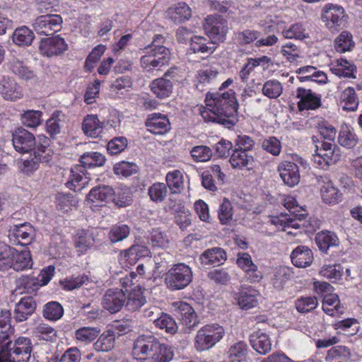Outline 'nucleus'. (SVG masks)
Instances as JSON below:
<instances>
[{"instance_id":"nucleus-1","label":"nucleus","mask_w":362,"mask_h":362,"mask_svg":"<svg viewBox=\"0 0 362 362\" xmlns=\"http://www.w3.org/2000/svg\"><path fill=\"white\" fill-rule=\"evenodd\" d=\"M206 109L202 112L204 120L216 122L231 129L238 122V103L233 90L208 93L206 96Z\"/></svg>"},{"instance_id":"nucleus-2","label":"nucleus","mask_w":362,"mask_h":362,"mask_svg":"<svg viewBox=\"0 0 362 362\" xmlns=\"http://www.w3.org/2000/svg\"><path fill=\"white\" fill-rule=\"evenodd\" d=\"M12 144L15 150L21 153L33 152V166L30 170L36 169L40 162H48L49 160L50 139L45 136H40L37 143L34 135L23 127L16 129L12 133Z\"/></svg>"},{"instance_id":"nucleus-3","label":"nucleus","mask_w":362,"mask_h":362,"mask_svg":"<svg viewBox=\"0 0 362 362\" xmlns=\"http://www.w3.org/2000/svg\"><path fill=\"white\" fill-rule=\"evenodd\" d=\"M164 37L161 35H156L151 44L142 49L143 55L140 59L141 68L146 72L159 70L167 65L170 59L168 48L161 45Z\"/></svg>"},{"instance_id":"nucleus-4","label":"nucleus","mask_w":362,"mask_h":362,"mask_svg":"<svg viewBox=\"0 0 362 362\" xmlns=\"http://www.w3.org/2000/svg\"><path fill=\"white\" fill-rule=\"evenodd\" d=\"M33 349L32 341L25 337H19L14 341L0 342V362H28Z\"/></svg>"},{"instance_id":"nucleus-5","label":"nucleus","mask_w":362,"mask_h":362,"mask_svg":"<svg viewBox=\"0 0 362 362\" xmlns=\"http://www.w3.org/2000/svg\"><path fill=\"white\" fill-rule=\"evenodd\" d=\"M316 137H313V141L315 144V153L313 155V161L315 167L327 170L328 168L335 164L339 160L341 157V151L335 144L324 141H315Z\"/></svg>"},{"instance_id":"nucleus-6","label":"nucleus","mask_w":362,"mask_h":362,"mask_svg":"<svg viewBox=\"0 0 362 362\" xmlns=\"http://www.w3.org/2000/svg\"><path fill=\"white\" fill-rule=\"evenodd\" d=\"M193 272L185 263L173 264L165 273L164 282L171 291H180L187 287L192 281Z\"/></svg>"},{"instance_id":"nucleus-7","label":"nucleus","mask_w":362,"mask_h":362,"mask_svg":"<svg viewBox=\"0 0 362 362\" xmlns=\"http://www.w3.org/2000/svg\"><path fill=\"white\" fill-rule=\"evenodd\" d=\"M224 327L218 323H210L202 327L194 338V347L199 351L209 350L225 336Z\"/></svg>"},{"instance_id":"nucleus-8","label":"nucleus","mask_w":362,"mask_h":362,"mask_svg":"<svg viewBox=\"0 0 362 362\" xmlns=\"http://www.w3.org/2000/svg\"><path fill=\"white\" fill-rule=\"evenodd\" d=\"M320 16L325 27L332 33L338 32L345 27L348 17L341 6L332 3H327L322 7Z\"/></svg>"},{"instance_id":"nucleus-9","label":"nucleus","mask_w":362,"mask_h":362,"mask_svg":"<svg viewBox=\"0 0 362 362\" xmlns=\"http://www.w3.org/2000/svg\"><path fill=\"white\" fill-rule=\"evenodd\" d=\"M203 28L206 35L214 44L223 42L229 30L228 21L220 15L207 16Z\"/></svg>"},{"instance_id":"nucleus-10","label":"nucleus","mask_w":362,"mask_h":362,"mask_svg":"<svg viewBox=\"0 0 362 362\" xmlns=\"http://www.w3.org/2000/svg\"><path fill=\"white\" fill-rule=\"evenodd\" d=\"M180 80V70L177 67L170 68L164 75L156 79H154L150 88L153 93L160 99H164L170 97L173 93L174 83Z\"/></svg>"},{"instance_id":"nucleus-11","label":"nucleus","mask_w":362,"mask_h":362,"mask_svg":"<svg viewBox=\"0 0 362 362\" xmlns=\"http://www.w3.org/2000/svg\"><path fill=\"white\" fill-rule=\"evenodd\" d=\"M294 161L284 160L279 163L278 171L281 178L285 185L289 187H294L300 182V165L306 168L307 161L301 157L296 156L293 157Z\"/></svg>"},{"instance_id":"nucleus-12","label":"nucleus","mask_w":362,"mask_h":362,"mask_svg":"<svg viewBox=\"0 0 362 362\" xmlns=\"http://www.w3.org/2000/svg\"><path fill=\"white\" fill-rule=\"evenodd\" d=\"M62 18L58 14H47L37 17L33 26L39 35H50L62 28Z\"/></svg>"},{"instance_id":"nucleus-13","label":"nucleus","mask_w":362,"mask_h":362,"mask_svg":"<svg viewBox=\"0 0 362 362\" xmlns=\"http://www.w3.org/2000/svg\"><path fill=\"white\" fill-rule=\"evenodd\" d=\"M54 266L49 265L42 269L37 277L23 276L20 279L19 285L23 286L25 292L35 291L39 287L47 285L54 276Z\"/></svg>"},{"instance_id":"nucleus-14","label":"nucleus","mask_w":362,"mask_h":362,"mask_svg":"<svg viewBox=\"0 0 362 362\" xmlns=\"http://www.w3.org/2000/svg\"><path fill=\"white\" fill-rule=\"evenodd\" d=\"M35 234L33 226L30 223L25 222L11 227L8 237L11 244L24 246L31 243Z\"/></svg>"},{"instance_id":"nucleus-15","label":"nucleus","mask_w":362,"mask_h":362,"mask_svg":"<svg viewBox=\"0 0 362 362\" xmlns=\"http://www.w3.org/2000/svg\"><path fill=\"white\" fill-rule=\"evenodd\" d=\"M126 293L122 288H110L106 290L102 298V306L111 314L119 312L124 306Z\"/></svg>"},{"instance_id":"nucleus-16","label":"nucleus","mask_w":362,"mask_h":362,"mask_svg":"<svg viewBox=\"0 0 362 362\" xmlns=\"http://www.w3.org/2000/svg\"><path fill=\"white\" fill-rule=\"evenodd\" d=\"M67 49L64 39L59 35L42 39L39 46L40 54L47 57L61 55Z\"/></svg>"},{"instance_id":"nucleus-17","label":"nucleus","mask_w":362,"mask_h":362,"mask_svg":"<svg viewBox=\"0 0 362 362\" xmlns=\"http://www.w3.org/2000/svg\"><path fill=\"white\" fill-rule=\"evenodd\" d=\"M259 296V292L254 286L243 285L235 293L234 298L241 309L249 310L257 305Z\"/></svg>"},{"instance_id":"nucleus-18","label":"nucleus","mask_w":362,"mask_h":362,"mask_svg":"<svg viewBox=\"0 0 362 362\" xmlns=\"http://www.w3.org/2000/svg\"><path fill=\"white\" fill-rule=\"evenodd\" d=\"M173 307L177 317L187 328L192 329L197 325V315L191 305L184 301H177L173 303Z\"/></svg>"},{"instance_id":"nucleus-19","label":"nucleus","mask_w":362,"mask_h":362,"mask_svg":"<svg viewBox=\"0 0 362 362\" xmlns=\"http://www.w3.org/2000/svg\"><path fill=\"white\" fill-rule=\"evenodd\" d=\"M147 130L156 135H163L171 129L168 117L161 113L149 115L145 122Z\"/></svg>"},{"instance_id":"nucleus-20","label":"nucleus","mask_w":362,"mask_h":362,"mask_svg":"<svg viewBox=\"0 0 362 362\" xmlns=\"http://www.w3.org/2000/svg\"><path fill=\"white\" fill-rule=\"evenodd\" d=\"M87 171L83 165H76L70 170L69 180L66 186L71 190L81 191L88 183Z\"/></svg>"},{"instance_id":"nucleus-21","label":"nucleus","mask_w":362,"mask_h":362,"mask_svg":"<svg viewBox=\"0 0 362 362\" xmlns=\"http://www.w3.org/2000/svg\"><path fill=\"white\" fill-rule=\"evenodd\" d=\"M296 97L300 99L298 103V107L300 111L315 110L321 105L320 96L313 93L310 89L298 88Z\"/></svg>"},{"instance_id":"nucleus-22","label":"nucleus","mask_w":362,"mask_h":362,"mask_svg":"<svg viewBox=\"0 0 362 362\" xmlns=\"http://www.w3.org/2000/svg\"><path fill=\"white\" fill-rule=\"evenodd\" d=\"M93 228L78 229L74 236V246L79 255L86 253L95 243Z\"/></svg>"},{"instance_id":"nucleus-23","label":"nucleus","mask_w":362,"mask_h":362,"mask_svg":"<svg viewBox=\"0 0 362 362\" xmlns=\"http://www.w3.org/2000/svg\"><path fill=\"white\" fill-rule=\"evenodd\" d=\"M36 309V303L31 296L22 298L20 301L16 303L14 310V318L18 322H23L31 316Z\"/></svg>"},{"instance_id":"nucleus-24","label":"nucleus","mask_w":362,"mask_h":362,"mask_svg":"<svg viewBox=\"0 0 362 362\" xmlns=\"http://www.w3.org/2000/svg\"><path fill=\"white\" fill-rule=\"evenodd\" d=\"M291 259L294 266L298 268L309 267L313 261V253L307 246L298 245L291 254Z\"/></svg>"},{"instance_id":"nucleus-25","label":"nucleus","mask_w":362,"mask_h":362,"mask_svg":"<svg viewBox=\"0 0 362 362\" xmlns=\"http://www.w3.org/2000/svg\"><path fill=\"white\" fill-rule=\"evenodd\" d=\"M126 302L125 308L128 311L136 312L146 303V298L140 286H134L131 291L125 290Z\"/></svg>"},{"instance_id":"nucleus-26","label":"nucleus","mask_w":362,"mask_h":362,"mask_svg":"<svg viewBox=\"0 0 362 362\" xmlns=\"http://www.w3.org/2000/svg\"><path fill=\"white\" fill-rule=\"evenodd\" d=\"M250 344L261 355H266L272 349V341L269 335L261 330L253 332L250 334Z\"/></svg>"},{"instance_id":"nucleus-27","label":"nucleus","mask_w":362,"mask_h":362,"mask_svg":"<svg viewBox=\"0 0 362 362\" xmlns=\"http://www.w3.org/2000/svg\"><path fill=\"white\" fill-rule=\"evenodd\" d=\"M214 43L204 37L194 35L190 37L188 48L189 54H212L216 49Z\"/></svg>"},{"instance_id":"nucleus-28","label":"nucleus","mask_w":362,"mask_h":362,"mask_svg":"<svg viewBox=\"0 0 362 362\" xmlns=\"http://www.w3.org/2000/svg\"><path fill=\"white\" fill-rule=\"evenodd\" d=\"M227 255L225 250L221 247H212L206 250L199 257L203 266L220 265L226 260Z\"/></svg>"},{"instance_id":"nucleus-29","label":"nucleus","mask_w":362,"mask_h":362,"mask_svg":"<svg viewBox=\"0 0 362 362\" xmlns=\"http://www.w3.org/2000/svg\"><path fill=\"white\" fill-rule=\"evenodd\" d=\"M229 161L233 168L250 170L253 165L254 158L251 154L241 149L233 148Z\"/></svg>"},{"instance_id":"nucleus-30","label":"nucleus","mask_w":362,"mask_h":362,"mask_svg":"<svg viewBox=\"0 0 362 362\" xmlns=\"http://www.w3.org/2000/svg\"><path fill=\"white\" fill-rule=\"evenodd\" d=\"M330 71L339 77L356 78V66L346 59H339L332 64Z\"/></svg>"},{"instance_id":"nucleus-31","label":"nucleus","mask_w":362,"mask_h":362,"mask_svg":"<svg viewBox=\"0 0 362 362\" xmlns=\"http://www.w3.org/2000/svg\"><path fill=\"white\" fill-rule=\"evenodd\" d=\"M83 133L90 137L97 138L103 129V122H100L96 115H88L83 121Z\"/></svg>"},{"instance_id":"nucleus-32","label":"nucleus","mask_w":362,"mask_h":362,"mask_svg":"<svg viewBox=\"0 0 362 362\" xmlns=\"http://www.w3.org/2000/svg\"><path fill=\"white\" fill-rule=\"evenodd\" d=\"M115 194L113 188L109 185H98L91 189L87 195L88 202L93 203L107 202L111 200Z\"/></svg>"},{"instance_id":"nucleus-33","label":"nucleus","mask_w":362,"mask_h":362,"mask_svg":"<svg viewBox=\"0 0 362 362\" xmlns=\"http://www.w3.org/2000/svg\"><path fill=\"white\" fill-rule=\"evenodd\" d=\"M115 334L112 329L104 331L93 344V349L98 352H109L115 345Z\"/></svg>"},{"instance_id":"nucleus-34","label":"nucleus","mask_w":362,"mask_h":362,"mask_svg":"<svg viewBox=\"0 0 362 362\" xmlns=\"http://www.w3.org/2000/svg\"><path fill=\"white\" fill-rule=\"evenodd\" d=\"M167 16L175 23H181L191 17L192 11L185 2H179L167 11Z\"/></svg>"},{"instance_id":"nucleus-35","label":"nucleus","mask_w":362,"mask_h":362,"mask_svg":"<svg viewBox=\"0 0 362 362\" xmlns=\"http://www.w3.org/2000/svg\"><path fill=\"white\" fill-rule=\"evenodd\" d=\"M248 346L245 341H238L230 346L226 355L229 362H245Z\"/></svg>"},{"instance_id":"nucleus-36","label":"nucleus","mask_w":362,"mask_h":362,"mask_svg":"<svg viewBox=\"0 0 362 362\" xmlns=\"http://www.w3.org/2000/svg\"><path fill=\"white\" fill-rule=\"evenodd\" d=\"M11 268L16 272L23 271L32 268L33 264L30 252L28 250L18 251L12 257Z\"/></svg>"},{"instance_id":"nucleus-37","label":"nucleus","mask_w":362,"mask_h":362,"mask_svg":"<svg viewBox=\"0 0 362 362\" xmlns=\"http://www.w3.org/2000/svg\"><path fill=\"white\" fill-rule=\"evenodd\" d=\"M268 223L274 226L277 230L285 231L287 228H298L300 225L288 214L281 213L269 216Z\"/></svg>"},{"instance_id":"nucleus-38","label":"nucleus","mask_w":362,"mask_h":362,"mask_svg":"<svg viewBox=\"0 0 362 362\" xmlns=\"http://www.w3.org/2000/svg\"><path fill=\"white\" fill-rule=\"evenodd\" d=\"M315 243L321 252H327L329 247L337 246L339 240L334 232L324 230L316 235Z\"/></svg>"},{"instance_id":"nucleus-39","label":"nucleus","mask_w":362,"mask_h":362,"mask_svg":"<svg viewBox=\"0 0 362 362\" xmlns=\"http://www.w3.org/2000/svg\"><path fill=\"white\" fill-rule=\"evenodd\" d=\"M0 90L4 99L8 100H16L23 97L22 88L14 80L4 78Z\"/></svg>"},{"instance_id":"nucleus-40","label":"nucleus","mask_w":362,"mask_h":362,"mask_svg":"<svg viewBox=\"0 0 362 362\" xmlns=\"http://www.w3.org/2000/svg\"><path fill=\"white\" fill-rule=\"evenodd\" d=\"M11 71L20 78L28 81L33 79L35 75L33 70L26 66L23 61L17 58H12L8 63Z\"/></svg>"},{"instance_id":"nucleus-41","label":"nucleus","mask_w":362,"mask_h":362,"mask_svg":"<svg viewBox=\"0 0 362 362\" xmlns=\"http://www.w3.org/2000/svg\"><path fill=\"white\" fill-rule=\"evenodd\" d=\"M340 105L346 111H355L358 106L359 101L355 89L352 87L345 88L339 98Z\"/></svg>"},{"instance_id":"nucleus-42","label":"nucleus","mask_w":362,"mask_h":362,"mask_svg":"<svg viewBox=\"0 0 362 362\" xmlns=\"http://www.w3.org/2000/svg\"><path fill=\"white\" fill-rule=\"evenodd\" d=\"M11 38L15 45L19 47H27L32 44L35 35L28 27L23 25L15 29Z\"/></svg>"},{"instance_id":"nucleus-43","label":"nucleus","mask_w":362,"mask_h":362,"mask_svg":"<svg viewBox=\"0 0 362 362\" xmlns=\"http://www.w3.org/2000/svg\"><path fill=\"white\" fill-rule=\"evenodd\" d=\"M321 197L323 202L329 205L339 203L341 199L342 194L337 188L332 181H328L321 187Z\"/></svg>"},{"instance_id":"nucleus-44","label":"nucleus","mask_w":362,"mask_h":362,"mask_svg":"<svg viewBox=\"0 0 362 362\" xmlns=\"http://www.w3.org/2000/svg\"><path fill=\"white\" fill-rule=\"evenodd\" d=\"M358 142V138L354 130L349 126H341L338 134V143L343 147L351 149Z\"/></svg>"},{"instance_id":"nucleus-45","label":"nucleus","mask_w":362,"mask_h":362,"mask_svg":"<svg viewBox=\"0 0 362 362\" xmlns=\"http://www.w3.org/2000/svg\"><path fill=\"white\" fill-rule=\"evenodd\" d=\"M261 36V33L256 30L244 29L235 33V41L240 48L247 47L254 43Z\"/></svg>"},{"instance_id":"nucleus-46","label":"nucleus","mask_w":362,"mask_h":362,"mask_svg":"<svg viewBox=\"0 0 362 362\" xmlns=\"http://www.w3.org/2000/svg\"><path fill=\"white\" fill-rule=\"evenodd\" d=\"M281 33L284 37L286 39L303 40L310 37L305 25L301 22L294 23L289 27L285 28Z\"/></svg>"},{"instance_id":"nucleus-47","label":"nucleus","mask_w":362,"mask_h":362,"mask_svg":"<svg viewBox=\"0 0 362 362\" xmlns=\"http://www.w3.org/2000/svg\"><path fill=\"white\" fill-rule=\"evenodd\" d=\"M79 161L81 163L80 165H83L86 170L87 168L103 166L106 161V158L101 153L90 151L85 152L81 156Z\"/></svg>"},{"instance_id":"nucleus-48","label":"nucleus","mask_w":362,"mask_h":362,"mask_svg":"<svg viewBox=\"0 0 362 362\" xmlns=\"http://www.w3.org/2000/svg\"><path fill=\"white\" fill-rule=\"evenodd\" d=\"M65 115L62 112L54 111L46 122V131L51 137H54L61 132L64 123Z\"/></svg>"},{"instance_id":"nucleus-49","label":"nucleus","mask_w":362,"mask_h":362,"mask_svg":"<svg viewBox=\"0 0 362 362\" xmlns=\"http://www.w3.org/2000/svg\"><path fill=\"white\" fill-rule=\"evenodd\" d=\"M64 315V308L57 301H49L43 306V317L51 322H56L61 319Z\"/></svg>"},{"instance_id":"nucleus-50","label":"nucleus","mask_w":362,"mask_h":362,"mask_svg":"<svg viewBox=\"0 0 362 362\" xmlns=\"http://www.w3.org/2000/svg\"><path fill=\"white\" fill-rule=\"evenodd\" d=\"M293 272L287 267H279L276 268L274 272V277L272 280L273 286L276 290H281L286 283L293 276Z\"/></svg>"},{"instance_id":"nucleus-51","label":"nucleus","mask_w":362,"mask_h":362,"mask_svg":"<svg viewBox=\"0 0 362 362\" xmlns=\"http://www.w3.org/2000/svg\"><path fill=\"white\" fill-rule=\"evenodd\" d=\"M14 331L11 325V313L8 310L0 312V342L8 340Z\"/></svg>"},{"instance_id":"nucleus-52","label":"nucleus","mask_w":362,"mask_h":362,"mask_svg":"<svg viewBox=\"0 0 362 362\" xmlns=\"http://www.w3.org/2000/svg\"><path fill=\"white\" fill-rule=\"evenodd\" d=\"M183 174L178 170H175L167 173L165 180L168 187L173 194L180 193L184 187Z\"/></svg>"},{"instance_id":"nucleus-53","label":"nucleus","mask_w":362,"mask_h":362,"mask_svg":"<svg viewBox=\"0 0 362 362\" xmlns=\"http://www.w3.org/2000/svg\"><path fill=\"white\" fill-rule=\"evenodd\" d=\"M150 255L151 251L148 247L143 245H134L124 252V257L130 263L135 262L141 258L149 257Z\"/></svg>"},{"instance_id":"nucleus-54","label":"nucleus","mask_w":362,"mask_h":362,"mask_svg":"<svg viewBox=\"0 0 362 362\" xmlns=\"http://www.w3.org/2000/svg\"><path fill=\"white\" fill-rule=\"evenodd\" d=\"M157 328L165 329V332L174 334L177 331V325L175 320L168 314L162 312L159 317L154 320Z\"/></svg>"},{"instance_id":"nucleus-55","label":"nucleus","mask_w":362,"mask_h":362,"mask_svg":"<svg viewBox=\"0 0 362 362\" xmlns=\"http://www.w3.org/2000/svg\"><path fill=\"white\" fill-rule=\"evenodd\" d=\"M354 45L351 33L346 30L342 31L334 41L336 50L341 53L351 51Z\"/></svg>"},{"instance_id":"nucleus-56","label":"nucleus","mask_w":362,"mask_h":362,"mask_svg":"<svg viewBox=\"0 0 362 362\" xmlns=\"http://www.w3.org/2000/svg\"><path fill=\"white\" fill-rule=\"evenodd\" d=\"M16 253V249L4 243H0V271H7L11 269L12 257Z\"/></svg>"},{"instance_id":"nucleus-57","label":"nucleus","mask_w":362,"mask_h":362,"mask_svg":"<svg viewBox=\"0 0 362 362\" xmlns=\"http://www.w3.org/2000/svg\"><path fill=\"white\" fill-rule=\"evenodd\" d=\"M262 92L269 99H276L282 94L283 86L278 80H268L264 83Z\"/></svg>"},{"instance_id":"nucleus-58","label":"nucleus","mask_w":362,"mask_h":362,"mask_svg":"<svg viewBox=\"0 0 362 362\" xmlns=\"http://www.w3.org/2000/svg\"><path fill=\"white\" fill-rule=\"evenodd\" d=\"M130 233V228L127 224L113 225L108 233V238L112 243H116L127 238Z\"/></svg>"},{"instance_id":"nucleus-59","label":"nucleus","mask_w":362,"mask_h":362,"mask_svg":"<svg viewBox=\"0 0 362 362\" xmlns=\"http://www.w3.org/2000/svg\"><path fill=\"white\" fill-rule=\"evenodd\" d=\"M100 333L98 327H83L75 331V338L85 344L93 341Z\"/></svg>"},{"instance_id":"nucleus-60","label":"nucleus","mask_w":362,"mask_h":362,"mask_svg":"<svg viewBox=\"0 0 362 362\" xmlns=\"http://www.w3.org/2000/svg\"><path fill=\"white\" fill-rule=\"evenodd\" d=\"M218 216L222 225H228L230 223L233 216L232 203L226 198L220 204L218 211Z\"/></svg>"},{"instance_id":"nucleus-61","label":"nucleus","mask_w":362,"mask_h":362,"mask_svg":"<svg viewBox=\"0 0 362 362\" xmlns=\"http://www.w3.org/2000/svg\"><path fill=\"white\" fill-rule=\"evenodd\" d=\"M318 305V301L315 296H302L295 301L296 310L301 313H305L313 310Z\"/></svg>"},{"instance_id":"nucleus-62","label":"nucleus","mask_w":362,"mask_h":362,"mask_svg":"<svg viewBox=\"0 0 362 362\" xmlns=\"http://www.w3.org/2000/svg\"><path fill=\"white\" fill-rule=\"evenodd\" d=\"M284 206L300 221L305 219L308 216L306 209L299 206L293 197L289 196L284 199Z\"/></svg>"},{"instance_id":"nucleus-63","label":"nucleus","mask_w":362,"mask_h":362,"mask_svg":"<svg viewBox=\"0 0 362 362\" xmlns=\"http://www.w3.org/2000/svg\"><path fill=\"white\" fill-rule=\"evenodd\" d=\"M167 193V187L163 182H156L148 189L151 200L156 203L162 202L166 197Z\"/></svg>"},{"instance_id":"nucleus-64","label":"nucleus","mask_w":362,"mask_h":362,"mask_svg":"<svg viewBox=\"0 0 362 362\" xmlns=\"http://www.w3.org/2000/svg\"><path fill=\"white\" fill-rule=\"evenodd\" d=\"M42 113L40 110H27L21 116L22 123L28 127L35 128L42 121Z\"/></svg>"}]
</instances>
